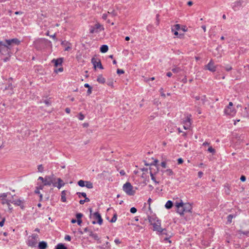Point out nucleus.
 Returning a JSON list of instances; mask_svg holds the SVG:
<instances>
[{"label":"nucleus","mask_w":249,"mask_h":249,"mask_svg":"<svg viewBox=\"0 0 249 249\" xmlns=\"http://www.w3.org/2000/svg\"><path fill=\"white\" fill-rule=\"evenodd\" d=\"M175 207L176 212L181 216L184 215L185 213L191 212V205L189 203L184 202L181 199L175 202Z\"/></svg>","instance_id":"nucleus-1"},{"label":"nucleus","mask_w":249,"mask_h":249,"mask_svg":"<svg viewBox=\"0 0 249 249\" xmlns=\"http://www.w3.org/2000/svg\"><path fill=\"white\" fill-rule=\"evenodd\" d=\"M148 221L153 226V230L160 232H162L164 229L161 228L160 220L156 216L148 217Z\"/></svg>","instance_id":"nucleus-2"},{"label":"nucleus","mask_w":249,"mask_h":249,"mask_svg":"<svg viewBox=\"0 0 249 249\" xmlns=\"http://www.w3.org/2000/svg\"><path fill=\"white\" fill-rule=\"evenodd\" d=\"M0 54L6 56V58L4 59L5 62L8 60L11 56L10 47L5 42L0 41Z\"/></svg>","instance_id":"nucleus-3"},{"label":"nucleus","mask_w":249,"mask_h":249,"mask_svg":"<svg viewBox=\"0 0 249 249\" xmlns=\"http://www.w3.org/2000/svg\"><path fill=\"white\" fill-rule=\"evenodd\" d=\"M63 62V59L62 58H59L57 59H54L52 61V62L54 64L55 68L59 67L57 69H55L54 70V72L55 73H58L62 72L63 71V68L62 67V64Z\"/></svg>","instance_id":"nucleus-4"},{"label":"nucleus","mask_w":249,"mask_h":249,"mask_svg":"<svg viewBox=\"0 0 249 249\" xmlns=\"http://www.w3.org/2000/svg\"><path fill=\"white\" fill-rule=\"evenodd\" d=\"M123 190L127 195L129 196H134L136 193L135 190L129 182H126L123 185Z\"/></svg>","instance_id":"nucleus-5"},{"label":"nucleus","mask_w":249,"mask_h":249,"mask_svg":"<svg viewBox=\"0 0 249 249\" xmlns=\"http://www.w3.org/2000/svg\"><path fill=\"white\" fill-rule=\"evenodd\" d=\"M181 28L179 24L174 25L171 28V31L174 34L175 37L181 38L183 36L184 34L181 33Z\"/></svg>","instance_id":"nucleus-6"},{"label":"nucleus","mask_w":249,"mask_h":249,"mask_svg":"<svg viewBox=\"0 0 249 249\" xmlns=\"http://www.w3.org/2000/svg\"><path fill=\"white\" fill-rule=\"evenodd\" d=\"M7 81L3 77L0 76V89L3 90L7 89H12L13 86L11 84H9L8 86L5 85L6 84Z\"/></svg>","instance_id":"nucleus-7"},{"label":"nucleus","mask_w":249,"mask_h":249,"mask_svg":"<svg viewBox=\"0 0 249 249\" xmlns=\"http://www.w3.org/2000/svg\"><path fill=\"white\" fill-rule=\"evenodd\" d=\"M232 107V103L229 102L228 106L224 109V113L227 115H234L236 113V110Z\"/></svg>","instance_id":"nucleus-8"},{"label":"nucleus","mask_w":249,"mask_h":249,"mask_svg":"<svg viewBox=\"0 0 249 249\" xmlns=\"http://www.w3.org/2000/svg\"><path fill=\"white\" fill-rule=\"evenodd\" d=\"M104 28L102 25L97 23L95 24L94 26L92 27L90 29V32L92 34L98 33L100 31H104Z\"/></svg>","instance_id":"nucleus-9"},{"label":"nucleus","mask_w":249,"mask_h":249,"mask_svg":"<svg viewBox=\"0 0 249 249\" xmlns=\"http://www.w3.org/2000/svg\"><path fill=\"white\" fill-rule=\"evenodd\" d=\"M91 63L93 65V68L94 70H96L97 68L101 70H103L104 69L101 64V61L99 59L96 58L95 57L92 58Z\"/></svg>","instance_id":"nucleus-10"},{"label":"nucleus","mask_w":249,"mask_h":249,"mask_svg":"<svg viewBox=\"0 0 249 249\" xmlns=\"http://www.w3.org/2000/svg\"><path fill=\"white\" fill-rule=\"evenodd\" d=\"M150 175L152 179L155 181L156 183H158V182L156 181L155 178L154 177V175L156 174L158 172V166H157L155 164H151L150 168Z\"/></svg>","instance_id":"nucleus-11"},{"label":"nucleus","mask_w":249,"mask_h":249,"mask_svg":"<svg viewBox=\"0 0 249 249\" xmlns=\"http://www.w3.org/2000/svg\"><path fill=\"white\" fill-rule=\"evenodd\" d=\"M37 238V235H32L29 237L27 244L29 246L31 247H34L36 244V240Z\"/></svg>","instance_id":"nucleus-12"},{"label":"nucleus","mask_w":249,"mask_h":249,"mask_svg":"<svg viewBox=\"0 0 249 249\" xmlns=\"http://www.w3.org/2000/svg\"><path fill=\"white\" fill-rule=\"evenodd\" d=\"M93 218L94 220L92 222L93 224L98 223L99 224H101L102 223V219L100 214L98 213H95L93 214Z\"/></svg>","instance_id":"nucleus-13"},{"label":"nucleus","mask_w":249,"mask_h":249,"mask_svg":"<svg viewBox=\"0 0 249 249\" xmlns=\"http://www.w3.org/2000/svg\"><path fill=\"white\" fill-rule=\"evenodd\" d=\"M205 68L211 71L214 72L216 71V67L214 65L213 62L212 60H211L207 65L205 66Z\"/></svg>","instance_id":"nucleus-14"},{"label":"nucleus","mask_w":249,"mask_h":249,"mask_svg":"<svg viewBox=\"0 0 249 249\" xmlns=\"http://www.w3.org/2000/svg\"><path fill=\"white\" fill-rule=\"evenodd\" d=\"M5 42L8 45L10 46V45L13 43L19 45L20 43V41L18 38H13L11 39L6 40Z\"/></svg>","instance_id":"nucleus-15"},{"label":"nucleus","mask_w":249,"mask_h":249,"mask_svg":"<svg viewBox=\"0 0 249 249\" xmlns=\"http://www.w3.org/2000/svg\"><path fill=\"white\" fill-rule=\"evenodd\" d=\"M61 45L65 47V51H68L71 49V44L67 41H62L61 42Z\"/></svg>","instance_id":"nucleus-16"},{"label":"nucleus","mask_w":249,"mask_h":249,"mask_svg":"<svg viewBox=\"0 0 249 249\" xmlns=\"http://www.w3.org/2000/svg\"><path fill=\"white\" fill-rule=\"evenodd\" d=\"M53 175L52 176H48L45 178V180L43 183L45 185H50L53 183L52 179L53 178Z\"/></svg>","instance_id":"nucleus-17"},{"label":"nucleus","mask_w":249,"mask_h":249,"mask_svg":"<svg viewBox=\"0 0 249 249\" xmlns=\"http://www.w3.org/2000/svg\"><path fill=\"white\" fill-rule=\"evenodd\" d=\"M191 126V122L189 119H187L183 122V127L184 129H188Z\"/></svg>","instance_id":"nucleus-18"},{"label":"nucleus","mask_w":249,"mask_h":249,"mask_svg":"<svg viewBox=\"0 0 249 249\" xmlns=\"http://www.w3.org/2000/svg\"><path fill=\"white\" fill-rule=\"evenodd\" d=\"M97 81L101 84H104L106 82V79L102 74H99L97 78Z\"/></svg>","instance_id":"nucleus-19"},{"label":"nucleus","mask_w":249,"mask_h":249,"mask_svg":"<svg viewBox=\"0 0 249 249\" xmlns=\"http://www.w3.org/2000/svg\"><path fill=\"white\" fill-rule=\"evenodd\" d=\"M47 247V243L45 241L40 242L38 244L39 249H45Z\"/></svg>","instance_id":"nucleus-20"},{"label":"nucleus","mask_w":249,"mask_h":249,"mask_svg":"<svg viewBox=\"0 0 249 249\" xmlns=\"http://www.w3.org/2000/svg\"><path fill=\"white\" fill-rule=\"evenodd\" d=\"M162 172L168 176H171L174 175L173 170L170 168H167L165 170L162 171Z\"/></svg>","instance_id":"nucleus-21"},{"label":"nucleus","mask_w":249,"mask_h":249,"mask_svg":"<svg viewBox=\"0 0 249 249\" xmlns=\"http://www.w3.org/2000/svg\"><path fill=\"white\" fill-rule=\"evenodd\" d=\"M57 181L58 183L57 187L58 189H60L62 187L65 185V183L60 178H58Z\"/></svg>","instance_id":"nucleus-22"},{"label":"nucleus","mask_w":249,"mask_h":249,"mask_svg":"<svg viewBox=\"0 0 249 249\" xmlns=\"http://www.w3.org/2000/svg\"><path fill=\"white\" fill-rule=\"evenodd\" d=\"M61 200L63 202H67L66 192L65 190H63L61 192Z\"/></svg>","instance_id":"nucleus-23"},{"label":"nucleus","mask_w":249,"mask_h":249,"mask_svg":"<svg viewBox=\"0 0 249 249\" xmlns=\"http://www.w3.org/2000/svg\"><path fill=\"white\" fill-rule=\"evenodd\" d=\"M12 203L15 205L19 206L21 208L23 207V202L20 199L14 200Z\"/></svg>","instance_id":"nucleus-24"},{"label":"nucleus","mask_w":249,"mask_h":249,"mask_svg":"<svg viewBox=\"0 0 249 249\" xmlns=\"http://www.w3.org/2000/svg\"><path fill=\"white\" fill-rule=\"evenodd\" d=\"M108 50V47L107 45H103L100 48V52L102 53H106Z\"/></svg>","instance_id":"nucleus-25"},{"label":"nucleus","mask_w":249,"mask_h":249,"mask_svg":"<svg viewBox=\"0 0 249 249\" xmlns=\"http://www.w3.org/2000/svg\"><path fill=\"white\" fill-rule=\"evenodd\" d=\"M173 204L171 200H168L165 204V207L167 209H170L173 207Z\"/></svg>","instance_id":"nucleus-26"},{"label":"nucleus","mask_w":249,"mask_h":249,"mask_svg":"<svg viewBox=\"0 0 249 249\" xmlns=\"http://www.w3.org/2000/svg\"><path fill=\"white\" fill-rule=\"evenodd\" d=\"M87 188L91 189L93 187L92 183L90 181H86L85 186Z\"/></svg>","instance_id":"nucleus-27"},{"label":"nucleus","mask_w":249,"mask_h":249,"mask_svg":"<svg viewBox=\"0 0 249 249\" xmlns=\"http://www.w3.org/2000/svg\"><path fill=\"white\" fill-rule=\"evenodd\" d=\"M55 249H67V248L64 245L60 243L57 245Z\"/></svg>","instance_id":"nucleus-28"},{"label":"nucleus","mask_w":249,"mask_h":249,"mask_svg":"<svg viewBox=\"0 0 249 249\" xmlns=\"http://www.w3.org/2000/svg\"><path fill=\"white\" fill-rule=\"evenodd\" d=\"M85 182L86 181H84L83 180H80L78 182V184L79 186L81 187H83L85 186Z\"/></svg>","instance_id":"nucleus-29"},{"label":"nucleus","mask_w":249,"mask_h":249,"mask_svg":"<svg viewBox=\"0 0 249 249\" xmlns=\"http://www.w3.org/2000/svg\"><path fill=\"white\" fill-rule=\"evenodd\" d=\"M107 13L109 14H111L113 16H117V13H116L115 10H114V9H111V10H109L107 12Z\"/></svg>","instance_id":"nucleus-30"},{"label":"nucleus","mask_w":249,"mask_h":249,"mask_svg":"<svg viewBox=\"0 0 249 249\" xmlns=\"http://www.w3.org/2000/svg\"><path fill=\"white\" fill-rule=\"evenodd\" d=\"M84 86L86 88H89V89L88 90V93L89 94H90L91 93V87L88 84H85Z\"/></svg>","instance_id":"nucleus-31"},{"label":"nucleus","mask_w":249,"mask_h":249,"mask_svg":"<svg viewBox=\"0 0 249 249\" xmlns=\"http://www.w3.org/2000/svg\"><path fill=\"white\" fill-rule=\"evenodd\" d=\"M107 85L112 88H113L114 87V82H113V80H112V79L109 80L107 82Z\"/></svg>","instance_id":"nucleus-32"},{"label":"nucleus","mask_w":249,"mask_h":249,"mask_svg":"<svg viewBox=\"0 0 249 249\" xmlns=\"http://www.w3.org/2000/svg\"><path fill=\"white\" fill-rule=\"evenodd\" d=\"M208 150L210 153H213V154L215 153V150L212 146H210L208 148Z\"/></svg>","instance_id":"nucleus-33"},{"label":"nucleus","mask_w":249,"mask_h":249,"mask_svg":"<svg viewBox=\"0 0 249 249\" xmlns=\"http://www.w3.org/2000/svg\"><path fill=\"white\" fill-rule=\"evenodd\" d=\"M137 209L135 207H132L130 210V213H135L137 212Z\"/></svg>","instance_id":"nucleus-34"},{"label":"nucleus","mask_w":249,"mask_h":249,"mask_svg":"<svg viewBox=\"0 0 249 249\" xmlns=\"http://www.w3.org/2000/svg\"><path fill=\"white\" fill-rule=\"evenodd\" d=\"M161 166L163 168H167V163L165 161H162L161 162Z\"/></svg>","instance_id":"nucleus-35"},{"label":"nucleus","mask_w":249,"mask_h":249,"mask_svg":"<svg viewBox=\"0 0 249 249\" xmlns=\"http://www.w3.org/2000/svg\"><path fill=\"white\" fill-rule=\"evenodd\" d=\"M5 221V218H2L1 221L0 222V227H2L3 226Z\"/></svg>","instance_id":"nucleus-36"},{"label":"nucleus","mask_w":249,"mask_h":249,"mask_svg":"<svg viewBox=\"0 0 249 249\" xmlns=\"http://www.w3.org/2000/svg\"><path fill=\"white\" fill-rule=\"evenodd\" d=\"M117 220V216L116 214L114 215L113 217L111 219L110 222L113 223L115 222Z\"/></svg>","instance_id":"nucleus-37"},{"label":"nucleus","mask_w":249,"mask_h":249,"mask_svg":"<svg viewBox=\"0 0 249 249\" xmlns=\"http://www.w3.org/2000/svg\"><path fill=\"white\" fill-rule=\"evenodd\" d=\"M77 194H78L79 197H80L81 196H83L84 197H86L87 196L86 194L85 193H78Z\"/></svg>","instance_id":"nucleus-38"},{"label":"nucleus","mask_w":249,"mask_h":249,"mask_svg":"<svg viewBox=\"0 0 249 249\" xmlns=\"http://www.w3.org/2000/svg\"><path fill=\"white\" fill-rule=\"evenodd\" d=\"M82 216H83L82 214L80 213H77L76 214V217L77 219H81V218L82 217Z\"/></svg>","instance_id":"nucleus-39"},{"label":"nucleus","mask_w":249,"mask_h":249,"mask_svg":"<svg viewBox=\"0 0 249 249\" xmlns=\"http://www.w3.org/2000/svg\"><path fill=\"white\" fill-rule=\"evenodd\" d=\"M124 70H120V69H118L117 70V73L119 74H123L124 73Z\"/></svg>","instance_id":"nucleus-40"},{"label":"nucleus","mask_w":249,"mask_h":249,"mask_svg":"<svg viewBox=\"0 0 249 249\" xmlns=\"http://www.w3.org/2000/svg\"><path fill=\"white\" fill-rule=\"evenodd\" d=\"M38 170L39 172H42L43 171V167L41 165H40L38 167Z\"/></svg>","instance_id":"nucleus-41"},{"label":"nucleus","mask_w":249,"mask_h":249,"mask_svg":"<svg viewBox=\"0 0 249 249\" xmlns=\"http://www.w3.org/2000/svg\"><path fill=\"white\" fill-rule=\"evenodd\" d=\"M84 117H85L82 114H81V113L79 114V119L80 120H83L84 119Z\"/></svg>","instance_id":"nucleus-42"},{"label":"nucleus","mask_w":249,"mask_h":249,"mask_svg":"<svg viewBox=\"0 0 249 249\" xmlns=\"http://www.w3.org/2000/svg\"><path fill=\"white\" fill-rule=\"evenodd\" d=\"M203 173L202 172L199 171L198 172V177L199 178H201L203 176Z\"/></svg>","instance_id":"nucleus-43"},{"label":"nucleus","mask_w":249,"mask_h":249,"mask_svg":"<svg viewBox=\"0 0 249 249\" xmlns=\"http://www.w3.org/2000/svg\"><path fill=\"white\" fill-rule=\"evenodd\" d=\"M246 180V178L245 177V176H242L241 177H240V180L242 182H244Z\"/></svg>","instance_id":"nucleus-44"},{"label":"nucleus","mask_w":249,"mask_h":249,"mask_svg":"<svg viewBox=\"0 0 249 249\" xmlns=\"http://www.w3.org/2000/svg\"><path fill=\"white\" fill-rule=\"evenodd\" d=\"M183 162V160L182 158H179L178 159V164H181Z\"/></svg>","instance_id":"nucleus-45"},{"label":"nucleus","mask_w":249,"mask_h":249,"mask_svg":"<svg viewBox=\"0 0 249 249\" xmlns=\"http://www.w3.org/2000/svg\"><path fill=\"white\" fill-rule=\"evenodd\" d=\"M119 173L122 176H124L125 175V172H124V170H121L120 171Z\"/></svg>","instance_id":"nucleus-46"},{"label":"nucleus","mask_w":249,"mask_h":249,"mask_svg":"<svg viewBox=\"0 0 249 249\" xmlns=\"http://www.w3.org/2000/svg\"><path fill=\"white\" fill-rule=\"evenodd\" d=\"M44 103H45V104L47 106H50V105H51V102H50V101L49 100H45V101H44Z\"/></svg>","instance_id":"nucleus-47"},{"label":"nucleus","mask_w":249,"mask_h":249,"mask_svg":"<svg viewBox=\"0 0 249 249\" xmlns=\"http://www.w3.org/2000/svg\"><path fill=\"white\" fill-rule=\"evenodd\" d=\"M107 14H103L102 18L104 19H105V20L107 19Z\"/></svg>","instance_id":"nucleus-48"},{"label":"nucleus","mask_w":249,"mask_h":249,"mask_svg":"<svg viewBox=\"0 0 249 249\" xmlns=\"http://www.w3.org/2000/svg\"><path fill=\"white\" fill-rule=\"evenodd\" d=\"M181 31H182L183 32H187V30L185 26H183L182 28H181Z\"/></svg>","instance_id":"nucleus-49"},{"label":"nucleus","mask_w":249,"mask_h":249,"mask_svg":"<svg viewBox=\"0 0 249 249\" xmlns=\"http://www.w3.org/2000/svg\"><path fill=\"white\" fill-rule=\"evenodd\" d=\"M232 217H233V216L231 215H229L228 217V221H229L230 222H231V220L232 219Z\"/></svg>","instance_id":"nucleus-50"},{"label":"nucleus","mask_w":249,"mask_h":249,"mask_svg":"<svg viewBox=\"0 0 249 249\" xmlns=\"http://www.w3.org/2000/svg\"><path fill=\"white\" fill-rule=\"evenodd\" d=\"M114 242H115V243L116 244H120V243H121V241H120L119 239H115V240H114Z\"/></svg>","instance_id":"nucleus-51"},{"label":"nucleus","mask_w":249,"mask_h":249,"mask_svg":"<svg viewBox=\"0 0 249 249\" xmlns=\"http://www.w3.org/2000/svg\"><path fill=\"white\" fill-rule=\"evenodd\" d=\"M77 222L79 225H81L82 221L81 219H77Z\"/></svg>","instance_id":"nucleus-52"},{"label":"nucleus","mask_w":249,"mask_h":249,"mask_svg":"<svg viewBox=\"0 0 249 249\" xmlns=\"http://www.w3.org/2000/svg\"><path fill=\"white\" fill-rule=\"evenodd\" d=\"M65 239L66 240H67L68 241H70L71 240V237L69 235H67L65 237Z\"/></svg>","instance_id":"nucleus-53"},{"label":"nucleus","mask_w":249,"mask_h":249,"mask_svg":"<svg viewBox=\"0 0 249 249\" xmlns=\"http://www.w3.org/2000/svg\"><path fill=\"white\" fill-rule=\"evenodd\" d=\"M38 179L40 180L41 181H42L43 182H44V181L45 180V178H43L42 177H40L38 178Z\"/></svg>","instance_id":"nucleus-54"},{"label":"nucleus","mask_w":249,"mask_h":249,"mask_svg":"<svg viewBox=\"0 0 249 249\" xmlns=\"http://www.w3.org/2000/svg\"><path fill=\"white\" fill-rule=\"evenodd\" d=\"M85 198V199H84L85 202H89V198H88L87 197V196Z\"/></svg>","instance_id":"nucleus-55"},{"label":"nucleus","mask_w":249,"mask_h":249,"mask_svg":"<svg viewBox=\"0 0 249 249\" xmlns=\"http://www.w3.org/2000/svg\"><path fill=\"white\" fill-rule=\"evenodd\" d=\"M172 74L171 72H168L167 73V76L168 77H171L172 76Z\"/></svg>","instance_id":"nucleus-56"},{"label":"nucleus","mask_w":249,"mask_h":249,"mask_svg":"<svg viewBox=\"0 0 249 249\" xmlns=\"http://www.w3.org/2000/svg\"><path fill=\"white\" fill-rule=\"evenodd\" d=\"M239 122H240V120H237L234 121V124L236 125V123Z\"/></svg>","instance_id":"nucleus-57"},{"label":"nucleus","mask_w":249,"mask_h":249,"mask_svg":"<svg viewBox=\"0 0 249 249\" xmlns=\"http://www.w3.org/2000/svg\"><path fill=\"white\" fill-rule=\"evenodd\" d=\"M85 202L84 200H80V201H79V203H80L81 204H83Z\"/></svg>","instance_id":"nucleus-58"},{"label":"nucleus","mask_w":249,"mask_h":249,"mask_svg":"<svg viewBox=\"0 0 249 249\" xmlns=\"http://www.w3.org/2000/svg\"><path fill=\"white\" fill-rule=\"evenodd\" d=\"M66 112L67 113H69L70 112V109L68 108H66Z\"/></svg>","instance_id":"nucleus-59"},{"label":"nucleus","mask_w":249,"mask_h":249,"mask_svg":"<svg viewBox=\"0 0 249 249\" xmlns=\"http://www.w3.org/2000/svg\"><path fill=\"white\" fill-rule=\"evenodd\" d=\"M202 29H203V31H204V32H206V26H203L202 27Z\"/></svg>","instance_id":"nucleus-60"},{"label":"nucleus","mask_w":249,"mask_h":249,"mask_svg":"<svg viewBox=\"0 0 249 249\" xmlns=\"http://www.w3.org/2000/svg\"><path fill=\"white\" fill-rule=\"evenodd\" d=\"M51 37H52L54 40H56V37H55V35H53L51 36Z\"/></svg>","instance_id":"nucleus-61"},{"label":"nucleus","mask_w":249,"mask_h":249,"mask_svg":"<svg viewBox=\"0 0 249 249\" xmlns=\"http://www.w3.org/2000/svg\"><path fill=\"white\" fill-rule=\"evenodd\" d=\"M129 39H130V38H129V36H126V37H125V40L126 41H128Z\"/></svg>","instance_id":"nucleus-62"},{"label":"nucleus","mask_w":249,"mask_h":249,"mask_svg":"<svg viewBox=\"0 0 249 249\" xmlns=\"http://www.w3.org/2000/svg\"><path fill=\"white\" fill-rule=\"evenodd\" d=\"M226 70H227V71L231 70V66H229V67H227V68H226Z\"/></svg>","instance_id":"nucleus-63"},{"label":"nucleus","mask_w":249,"mask_h":249,"mask_svg":"<svg viewBox=\"0 0 249 249\" xmlns=\"http://www.w3.org/2000/svg\"><path fill=\"white\" fill-rule=\"evenodd\" d=\"M195 99L197 100H198L200 99V97L199 96H197L195 97Z\"/></svg>","instance_id":"nucleus-64"}]
</instances>
